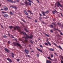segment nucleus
Here are the masks:
<instances>
[{
	"mask_svg": "<svg viewBox=\"0 0 63 63\" xmlns=\"http://www.w3.org/2000/svg\"><path fill=\"white\" fill-rule=\"evenodd\" d=\"M53 30H54V31H55L56 30V28H53Z\"/></svg>",
	"mask_w": 63,
	"mask_h": 63,
	"instance_id": "obj_36",
	"label": "nucleus"
},
{
	"mask_svg": "<svg viewBox=\"0 0 63 63\" xmlns=\"http://www.w3.org/2000/svg\"><path fill=\"white\" fill-rule=\"evenodd\" d=\"M28 2H30H30H32L30 0H28Z\"/></svg>",
	"mask_w": 63,
	"mask_h": 63,
	"instance_id": "obj_39",
	"label": "nucleus"
},
{
	"mask_svg": "<svg viewBox=\"0 0 63 63\" xmlns=\"http://www.w3.org/2000/svg\"><path fill=\"white\" fill-rule=\"evenodd\" d=\"M11 57H12L13 58H14V55H12L11 56Z\"/></svg>",
	"mask_w": 63,
	"mask_h": 63,
	"instance_id": "obj_47",
	"label": "nucleus"
},
{
	"mask_svg": "<svg viewBox=\"0 0 63 63\" xmlns=\"http://www.w3.org/2000/svg\"><path fill=\"white\" fill-rule=\"evenodd\" d=\"M4 50L6 51L7 52H8V53H10L9 50L8 49H7V48H4Z\"/></svg>",
	"mask_w": 63,
	"mask_h": 63,
	"instance_id": "obj_7",
	"label": "nucleus"
},
{
	"mask_svg": "<svg viewBox=\"0 0 63 63\" xmlns=\"http://www.w3.org/2000/svg\"><path fill=\"white\" fill-rule=\"evenodd\" d=\"M8 35H9V36H10V34H9V33H8Z\"/></svg>",
	"mask_w": 63,
	"mask_h": 63,
	"instance_id": "obj_61",
	"label": "nucleus"
},
{
	"mask_svg": "<svg viewBox=\"0 0 63 63\" xmlns=\"http://www.w3.org/2000/svg\"><path fill=\"white\" fill-rule=\"evenodd\" d=\"M3 9L5 11H7L8 10V8L6 7V6H5L3 7Z\"/></svg>",
	"mask_w": 63,
	"mask_h": 63,
	"instance_id": "obj_9",
	"label": "nucleus"
},
{
	"mask_svg": "<svg viewBox=\"0 0 63 63\" xmlns=\"http://www.w3.org/2000/svg\"><path fill=\"white\" fill-rule=\"evenodd\" d=\"M59 48L61 49H62V48H61V46H59Z\"/></svg>",
	"mask_w": 63,
	"mask_h": 63,
	"instance_id": "obj_31",
	"label": "nucleus"
},
{
	"mask_svg": "<svg viewBox=\"0 0 63 63\" xmlns=\"http://www.w3.org/2000/svg\"><path fill=\"white\" fill-rule=\"evenodd\" d=\"M20 5H24V4H23V3H20Z\"/></svg>",
	"mask_w": 63,
	"mask_h": 63,
	"instance_id": "obj_37",
	"label": "nucleus"
},
{
	"mask_svg": "<svg viewBox=\"0 0 63 63\" xmlns=\"http://www.w3.org/2000/svg\"><path fill=\"white\" fill-rule=\"evenodd\" d=\"M31 51L32 52H34V51Z\"/></svg>",
	"mask_w": 63,
	"mask_h": 63,
	"instance_id": "obj_63",
	"label": "nucleus"
},
{
	"mask_svg": "<svg viewBox=\"0 0 63 63\" xmlns=\"http://www.w3.org/2000/svg\"><path fill=\"white\" fill-rule=\"evenodd\" d=\"M57 24H58V25H60V24H59V22H58L57 23Z\"/></svg>",
	"mask_w": 63,
	"mask_h": 63,
	"instance_id": "obj_54",
	"label": "nucleus"
},
{
	"mask_svg": "<svg viewBox=\"0 0 63 63\" xmlns=\"http://www.w3.org/2000/svg\"><path fill=\"white\" fill-rule=\"evenodd\" d=\"M10 7H11L12 8H13L14 9H17V8L16 6H14L13 5H11L10 6Z\"/></svg>",
	"mask_w": 63,
	"mask_h": 63,
	"instance_id": "obj_8",
	"label": "nucleus"
},
{
	"mask_svg": "<svg viewBox=\"0 0 63 63\" xmlns=\"http://www.w3.org/2000/svg\"><path fill=\"white\" fill-rule=\"evenodd\" d=\"M45 35L46 36H47V37H49V36L46 33L45 34Z\"/></svg>",
	"mask_w": 63,
	"mask_h": 63,
	"instance_id": "obj_32",
	"label": "nucleus"
},
{
	"mask_svg": "<svg viewBox=\"0 0 63 63\" xmlns=\"http://www.w3.org/2000/svg\"><path fill=\"white\" fill-rule=\"evenodd\" d=\"M22 33L23 35H26V36L27 38H28L29 39H32V38L33 37V35H32V34L30 36H29V35H28L26 33H25V32H21Z\"/></svg>",
	"mask_w": 63,
	"mask_h": 63,
	"instance_id": "obj_1",
	"label": "nucleus"
},
{
	"mask_svg": "<svg viewBox=\"0 0 63 63\" xmlns=\"http://www.w3.org/2000/svg\"><path fill=\"white\" fill-rule=\"evenodd\" d=\"M51 57H53V55L52 54H51Z\"/></svg>",
	"mask_w": 63,
	"mask_h": 63,
	"instance_id": "obj_44",
	"label": "nucleus"
},
{
	"mask_svg": "<svg viewBox=\"0 0 63 63\" xmlns=\"http://www.w3.org/2000/svg\"><path fill=\"white\" fill-rule=\"evenodd\" d=\"M58 31L59 32H61V31H60V30H58Z\"/></svg>",
	"mask_w": 63,
	"mask_h": 63,
	"instance_id": "obj_48",
	"label": "nucleus"
},
{
	"mask_svg": "<svg viewBox=\"0 0 63 63\" xmlns=\"http://www.w3.org/2000/svg\"><path fill=\"white\" fill-rule=\"evenodd\" d=\"M53 44L54 45H55V46H57L55 43H53Z\"/></svg>",
	"mask_w": 63,
	"mask_h": 63,
	"instance_id": "obj_42",
	"label": "nucleus"
},
{
	"mask_svg": "<svg viewBox=\"0 0 63 63\" xmlns=\"http://www.w3.org/2000/svg\"><path fill=\"white\" fill-rule=\"evenodd\" d=\"M47 58H48V59H49L50 60H51V61H52V59H51V58H50L49 57H47Z\"/></svg>",
	"mask_w": 63,
	"mask_h": 63,
	"instance_id": "obj_21",
	"label": "nucleus"
},
{
	"mask_svg": "<svg viewBox=\"0 0 63 63\" xmlns=\"http://www.w3.org/2000/svg\"><path fill=\"white\" fill-rule=\"evenodd\" d=\"M0 25L1 28H4V27H3V26H2V25L1 24Z\"/></svg>",
	"mask_w": 63,
	"mask_h": 63,
	"instance_id": "obj_38",
	"label": "nucleus"
},
{
	"mask_svg": "<svg viewBox=\"0 0 63 63\" xmlns=\"http://www.w3.org/2000/svg\"><path fill=\"white\" fill-rule=\"evenodd\" d=\"M47 43L50 46H51V44H50V42H49V41H47Z\"/></svg>",
	"mask_w": 63,
	"mask_h": 63,
	"instance_id": "obj_22",
	"label": "nucleus"
},
{
	"mask_svg": "<svg viewBox=\"0 0 63 63\" xmlns=\"http://www.w3.org/2000/svg\"><path fill=\"white\" fill-rule=\"evenodd\" d=\"M37 56V57H39V53H37L36 54Z\"/></svg>",
	"mask_w": 63,
	"mask_h": 63,
	"instance_id": "obj_34",
	"label": "nucleus"
},
{
	"mask_svg": "<svg viewBox=\"0 0 63 63\" xmlns=\"http://www.w3.org/2000/svg\"><path fill=\"white\" fill-rule=\"evenodd\" d=\"M39 19H41V17H39Z\"/></svg>",
	"mask_w": 63,
	"mask_h": 63,
	"instance_id": "obj_57",
	"label": "nucleus"
},
{
	"mask_svg": "<svg viewBox=\"0 0 63 63\" xmlns=\"http://www.w3.org/2000/svg\"><path fill=\"white\" fill-rule=\"evenodd\" d=\"M7 1H8V2H10V1H11V0H6Z\"/></svg>",
	"mask_w": 63,
	"mask_h": 63,
	"instance_id": "obj_40",
	"label": "nucleus"
},
{
	"mask_svg": "<svg viewBox=\"0 0 63 63\" xmlns=\"http://www.w3.org/2000/svg\"><path fill=\"white\" fill-rule=\"evenodd\" d=\"M8 43H10V41H8Z\"/></svg>",
	"mask_w": 63,
	"mask_h": 63,
	"instance_id": "obj_64",
	"label": "nucleus"
},
{
	"mask_svg": "<svg viewBox=\"0 0 63 63\" xmlns=\"http://www.w3.org/2000/svg\"><path fill=\"white\" fill-rule=\"evenodd\" d=\"M11 37H12V38L13 39L14 38V36H13L11 34Z\"/></svg>",
	"mask_w": 63,
	"mask_h": 63,
	"instance_id": "obj_41",
	"label": "nucleus"
},
{
	"mask_svg": "<svg viewBox=\"0 0 63 63\" xmlns=\"http://www.w3.org/2000/svg\"><path fill=\"white\" fill-rule=\"evenodd\" d=\"M48 49L49 50H51V51H54V49H53L52 48H49Z\"/></svg>",
	"mask_w": 63,
	"mask_h": 63,
	"instance_id": "obj_13",
	"label": "nucleus"
},
{
	"mask_svg": "<svg viewBox=\"0 0 63 63\" xmlns=\"http://www.w3.org/2000/svg\"><path fill=\"white\" fill-rule=\"evenodd\" d=\"M16 1L17 2H19V0H16Z\"/></svg>",
	"mask_w": 63,
	"mask_h": 63,
	"instance_id": "obj_52",
	"label": "nucleus"
},
{
	"mask_svg": "<svg viewBox=\"0 0 63 63\" xmlns=\"http://www.w3.org/2000/svg\"><path fill=\"white\" fill-rule=\"evenodd\" d=\"M37 1L38 2V3H40V2H39V0H37Z\"/></svg>",
	"mask_w": 63,
	"mask_h": 63,
	"instance_id": "obj_53",
	"label": "nucleus"
},
{
	"mask_svg": "<svg viewBox=\"0 0 63 63\" xmlns=\"http://www.w3.org/2000/svg\"><path fill=\"white\" fill-rule=\"evenodd\" d=\"M0 10H4L3 9H2V8Z\"/></svg>",
	"mask_w": 63,
	"mask_h": 63,
	"instance_id": "obj_62",
	"label": "nucleus"
},
{
	"mask_svg": "<svg viewBox=\"0 0 63 63\" xmlns=\"http://www.w3.org/2000/svg\"><path fill=\"white\" fill-rule=\"evenodd\" d=\"M3 16L4 17H8V15L7 14H4L3 15Z\"/></svg>",
	"mask_w": 63,
	"mask_h": 63,
	"instance_id": "obj_12",
	"label": "nucleus"
},
{
	"mask_svg": "<svg viewBox=\"0 0 63 63\" xmlns=\"http://www.w3.org/2000/svg\"><path fill=\"white\" fill-rule=\"evenodd\" d=\"M24 12L26 14V15H27V16H28V14L27 12H26V11L25 10H24Z\"/></svg>",
	"mask_w": 63,
	"mask_h": 63,
	"instance_id": "obj_10",
	"label": "nucleus"
},
{
	"mask_svg": "<svg viewBox=\"0 0 63 63\" xmlns=\"http://www.w3.org/2000/svg\"><path fill=\"white\" fill-rule=\"evenodd\" d=\"M28 12H29V13H30V14H33V13H32L31 12V11H30V10H28Z\"/></svg>",
	"mask_w": 63,
	"mask_h": 63,
	"instance_id": "obj_29",
	"label": "nucleus"
},
{
	"mask_svg": "<svg viewBox=\"0 0 63 63\" xmlns=\"http://www.w3.org/2000/svg\"><path fill=\"white\" fill-rule=\"evenodd\" d=\"M23 39H25V42H28V41H27V39H25V37H23Z\"/></svg>",
	"mask_w": 63,
	"mask_h": 63,
	"instance_id": "obj_20",
	"label": "nucleus"
},
{
	"mask_svg": "<svg viewBox=\"0 0 63 63\" xmlns=\"http://www.w3.org/2000/svg\"><path fill=\"white\" fill-rule=\"evenodd\" d=\"M39 15H40V16H42V14H41L40 13H39Z\"/></svg>",
	"mask_w": 63,
	"mask_h": 63,
	"instance_id": "obj_55",
	"label": "nucleus"
},
{
	"mask_svg": "<svg viewBox=\"0 0 63 63\" xmlns=\"http://www.w3.org/2000/svg\"><path fill=\"white\" fill-rule=\"evenodd\" d=\"M54 10H55V12H56L57 13H59L56 10L54 9Z\"/></svg>",
	"mask_w": 63,
	"mask_h": 63,
	"instance_id": "obj_45",
	"label": "nucleus"
},
{
	"mask_svg": "<svg viewBox=\"0 0 63 63\" xmlns=\"http://www.w3.org/2000/svg\"><path fill=\"white\" fill-rule=\"evenodd\" d=\"M17 61L19 62V59H17Z\"/></svg>",
	"mask_w": 63,
	"mask_h": 63,
	"instance_id": "obj_49",
	"label": "nucleus"
},
{
	"mask_svg": "<svg viewBox=\"0 0 63 63\" xmlns=\"http://www.w3.org/2000/svg\"><path fill=\"white\" fill-rule=\"evenodd\" d=\"M35 22H38V21H37V20H35Z\"/></svg>",
	"mask_w": 63,
	"mask_h": 63,
	"instance_id": "obj_50",
	"label": "nucleus"
},
{
	"mask_svg": "<svg viewBox=\"0 0 63 63\" xmlns=\"http://www.w3.org/2000/svg\"><path fill=\"white\" fill-rule=\"evenodd\" d=\"M50 32L51 33H53V31H52V30H50Z\"/></svg>",
	"mask_w": 63,
	"mask_h": 63,
	"instance_id": "obj_35",
	"label": "nucleus"
},
{
	"mask_svg": "<svg viewBox=\"0 0 63 63\" xmlns=\"http://www.w3.org/2000/svg\"><path fill=\"white\" fill-rule=\"evenodd\" d=\"M37 50H38L39 51H40V52H42V50L40 49H39L38 48H37Z\"/></svg>",
	"mask_w": 63,
	"mask_h": 63,
	"instance_id": "obj_16",
	"label": "nucleus"
},
{
	"mask_svg": "<svg viewBox=\"0 0 63 63\" xmlns=\"http://www.w3.org/2000/svg\"><path fill=\"white\" fill-rule=\"evenodd\" d=\"M40 47H43V46H42V45H40Z\"/></svg>",
	"mask_w": 63,
	"mask_h": 63,
	"instance_id": "obj_43",
	"label": "nucleus"
},
{
	"mask_svg": "<svg viewBox=\"0 0 63 63\" xmlns=\"http://www.w3.org/2000/svg\"><path fill=\"white\" fill-rule=\"evenodd\" d=\"M14 45L15 46H18L19 47H21L20 44L18 43H17L16 42L14 43Z\"/></svg>",
	"mask_w": 63,
	"mask_h": 63,
	"instance_id": "obj_3",
	"label": "nucleus"
},
{
	"mask_svg": "<svg viewBox=\"0 0 63 63\" xmlns=\"http://www.w3.org/2000/svg\"><path fill=\"white\" fill-rule=\"evenodd\" d=\"M11 54V55H15V54L14 53H13L11 52L10 53Z\"/></svg>",
	"mask_w": 63,
	"mask_h": 63,
	"instance_id": "obj_33",
	"label": "nucleus"
},
{
	"mask_svg": "<svg viewBox=\"0 0 63 63\" xmlns=\"http://www.w3.org/2000/svg\"><path fill=\"white\" fill-rule=\"evenodd\" d=\"M22 20L24 22V23H26V22L23 19H22Z\"/></svg>",
	"mask_w": 63,
	"mask_h": 63,
	"instance_id": "obj_28",
	"label": "nucleus"
},
{
	"mask_svg": "<svg viewBox=\"0 0 63 63\" xmlns=\"http://www.w3.org/2000/svg\"><path fill=\"white\" fill-rule=\"evenodd\" d=\"M10 14L11 15H14V13H13V12L11 11L10 12Z\"/></svg>",
	"mask_w": 63,
	"mask_h": 63,
	"instance_id": "obj_18",
	"label": "nucleus"
},
{
	"mask_svg": "<svg viewBox=\"0 0 63 63\" xmlns=\"http://www.w3.org/2000/svg\"><path fill=\"white\" fill-rule=\"evenodd\" d=\"M60 14H61V16H63V15H62V13H61Z\"/></svg>",
	"mask_w": 63,
	"mask_h": 63,
	"instance_id": "obj_58",
	"label": "nucleus"
},
{
	"mask_svg": "<svg viewBox=\"0 0 63 63\" xmlns=\"http://www.w3.org/2000/svg\"><path fill=\"white\" fill-rule=\"evenodd\" d=\"M2 14H4V11H2Z\"/></svg>",
	"mask_w": 63,
	"mask_h": 63,
	"instance_id": "obj_60",
	"label": "nucleus"
},
{
	"mask_svg": "<svg viewBox=\"0 0 63 63\" xmlns=\"http://www.w3.org/2000/svg\"><path fill=\"white\" fill-rule=\"evenodd\" d=\"M11 2V3H16V1H12L11 0V1H10Z\"/></svg>",
	"mask_w": 63,
	"mask_h": 63,
	"instance_id": "obj_27",
	"label": "nucleus"
},
{
	"mask_svg": "<svg viewBox=\"0 0 63 63\" xmlns=\"http://www.w3.org/2000/svg\"><path fill=\"white\" fill-rule=\"evenodd\" d=\"M57 3L58 5H57V6L58 7H59V6H60L61 8H62L63 7V6H62V5L61 4L59 3V2H57Z\"/></svg>",
	"mask_w": 63,
	"mask_h": 63,
	"instance_id": "obj_4",
	"label": "nucleus"
},
{
	"mask_svg": "<svg viewBox=\"0 0 63 63\" xmlns=\"http://www.w3.org/2000/svg\"><path fill=\"white\" fill-rule=\"evenodd\" d=\"M29 47H31V45H29Z\"/></svg>",
	"mask_w": 63,
	"mask_h": 63,
	"instance_id": "obj_56",
	"label": "nucleus"
},
{
	"mask_svg": "<svg viewBox=\"0 0 63 63\" xmlns=\"http://www.w3.org/2000/svg\"><path fill=\"white\" fill-rule=\"evenodd\" d=\"M27 17H28V18H31V17H29L28 16H27Z\"/></svg>",
	"mask_w": 63,
	"mask_h": 63,
	"instance_id": "obj_59",
	"label": "nucleus"
},
{
	"mask_svg": "<svg viewBox=\"0 0 63 63\" xmlns=\"http://www.w3.org/2000/svg\"><path fill=\"white\" fill-rule=\"evenodd\" d=\"M47 63H51V62L48 60H46Z\"/></svg>",
	"mask_w": 63,
	"mask_h": 63,
	"instance_id": "obj_15",
	"label": "nucleus"
},
{
	"mask_svg": "<svg viewBox=\"0 0 63 63\" xmlns=\"http://www.w3.org/2000/svg\"><path fill=\"white\" fill-rule=\"evenodd\" d=\"M49 27H51V28H53V26L52 25H50L49 26Z\"/></svg>",
	"mask_w": 63,
	"mask_h": 63,
	"instance_id": "obj_19",
	"label": "nucleus"
},
{
	"mask_svg": "<svg viewBox=\"0 0 63 63\" xmlns=\"http://www.w3.org/2000/svg\"><path fill=\"white\" fill-rule=\"evenodd\" d=\"M42 14L43 16H46L45 15V12L43 11H42Z\"/></svg>",
	"mask_w": 63,
	"mask_h": 63,
	"instance_id": "obj_14",
	"label": "nucleus"
},
{
	"mask_svg": "<svg viewBox=\"0 0 63 63\" xmlns=\"http://www.w3.org/2000/svg\"><path fill=\"white\" fill-rule=\"evenodd\" d=\"M44 44L45 45H46V46H48V43H44Z\"/></svg>",
	"mask_w": 63,
	"mask_h": 63,
	"instance_id": "obj_24",
	"label": "nucleus"
},
{
	"mask_svg": "<svg viewBox=\"0 0 63 63\" xmlns=\"http://www.w3.org/2000/svg\"><path fill=\"white\" fill-rule=\"evenodd\" d=\"M25 3L27 5H28V3L30 6H31V2H27V1L25 2Z\"/></svg>",
	"mask_w": 63,
	"mask_h": 63,
	"instance_id": "obj_5",
	"label": "nucleus"
},
{
	"mask_svg": "<svg viewBox=\"0 0 63 63\" xmlns=\"http://www.w3.org/2000/svg\"><path fill=\"white\" fill-rule=\"evenodd\" d=\"M24 51L25 53H26V54H28V53H29V50H28L25 49L24 50Z\"/></svg>",
	"mask_w": 63,
	"mask_h": 63,
	"instance_id": "obj_6",
	"label": "nucleus"
},
{
	"mask_svg": "<svg viewBox=\"0 0 63 63\" xmlns=\"http://www.w3.org/2000/svg\"><path fill=\"white\" fill-rule=\"evenodd\" d=\"M60 34L61 35H63V33H62L60 32Z\"/></svg>",
	"mask_w": 63,
	"mask_h": 63,
	"instance_id": "obj_46",
	"label": "nucleus"
},
{
	"mask_svg": "<svg viewBox=\"0 0 63 63\" xmlns=\"http://www.w3.org/2000/svg\"><path fill=\"white\" fill-rule=\"evenodd\" d=\"M61 62L62 63H63V61H62V60H61Z\"/></svg>",
	"mask_w": 63,
	"mask_h": 63,
	"instance_id": "obj_51",
	"label": "nucleus"
},
{
	"mask_svg": "<svg viewBox=\"0 0 63 63\" xmlns=\"http://www.w3.org/2000/svg\"><path fill=\"white\" fill-rule=\"evenodd\" d=\"M9 28L11 29H12V28H14L15 30H16V29H17V30H20V27H19L18 26H17L15 27H13V26H9Z\"/></svg>",
	"mask_w": 63,
	"mask_h": 63,
	"instance_id": "obj_2",
	"label": "nucleus"
},
{
	"mask_svg": "<svg viewBox=\"0 0 63 63\" xmlns=\"http://www.w3.org/2000/svg\"><path fill=\"white\" fill-rule=\"evenodd\" d=\"M3 37H4L5 39H7V37L6 35H4L3 36Z\"/></svg>",
	"mask_w": 63,
	"mask_h": 63,
	"instance_id": "obj_23",
	"label": "nucleus"
},
{
	"mask_svg": "<svg viewBox=\"0 0 63 63\" xmlns=\"http://www.w3.org/2000/svg\"><path fill=\"white\" fill-rule=\"evenodd\" d=\"M52 13L53 14H55V12L54 11H52Z\"/></svg>",
	"mask_w": 63,
	"mask_h": 63,
	"instance_id": "obj_30",
	"label": "nucleus"
},
{
	"mask_svg": "<svg viewBox=\"0 0 63 63\" xmlns=\"http://www.w3.org/2000/svg\"><path fill=\"white\" fill-rule=\"evenodd\" d=\"M51 24H53V25H55V26L56 25L55 24V23H54V22L52 23Z\"/></svg>",
	"mask_w": 63,
	"mask_h": 63,
	"instance_id": "obj_26",
	"label": "nucleus"
},
{
	"mask_svg": "<svg viewBox=\"0 0 63 63\" xmlns=\"http://www.w3.org/2000/svg\"><path fill=\"white\" fill-rule=\"evenodd\" d=\"M30 42H31V43H32V44H33V42L31 40H30Z\"/></svg>",
	"mask_w": 63,
	"mask_h": 63,
	"instance_id": "obj_25",
	"label": "nucleus"
},
{
	"mask_svg": "<svg viewBox=\"0 0 63 63\" xmlns=\"http://www.w3.org/2000/svg\"><path fill=\"white\" fill-rule=\"evenodd\" d=\"M6 59L7 60H8L10 62H13L11 61V60L9 58H7Z\"/></svg>",
	"mask_w": 63,
	"mask_h": 63,
	"instance_id": "obj_11",
	"label": "nucleus"
},
{
	"mask_svg": "<svg viewBox=\"0 0 63 63\" xmlns=\"http://www.w3.org/2000/svg\"><path fill=\"white\" fill-rule=\"evenodd\" d=\"M49 13V11L48 10H47L45 12V13L46 14H48Z\"/></svg>",
	"mask_w": 63,
	"mask_h": 63,
	"instance_id": "obj_17",
	"label": "nucleus"
}]
</instances>
